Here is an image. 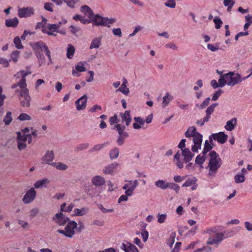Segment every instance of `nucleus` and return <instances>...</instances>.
<instances>
[{
	"label": "nucleus",
	"instance_id": "obj_1",
	"mask_svg": "<svg viewBox=\"0 0 252 252\" xmlns=\"http://www.w3.org/2000/svg\"><path fill=\"white\" fill-rule=\"evenodd\" d=\"M210 158L209 160L208 167L209 169L208 175L214 176L219 168L222 164V161L220 158L218 154L215 151H212L209 153Z\"/></svg>",
	"mask_w": 252,
	"mask_h": 252
},
{
	"label": "nucleus",
	"instance_id": "obj_2",
	"mask_svg": "<svg viewBox=\"0 0 252 252\" xmlns=\"http://www.w3.org/2000/svg\"><path fill=\"white\" fill-rule=\"evenodd\" d=\"M66 223L64 230L59 229L57 232L66 237L72 238L75 234V229H77V224L74 220H69Z\"/></svg>",
	"mask_w": 252,
	"mask_h": 252
},
{
	"label": "nucleus",
	"instance_id": "obj_3",
	"mask_svg": "<svg viewBox=\"0 0 252 252\" xmlns=\"http://www.w3.org/2000/svg\"><path fill=\"white\" fill-rule=\"evenodd\" d=\"M19 98L20 105L23 107H29L30 106L31 98L29 95V90L26 87L19 88Z\"/></svg>",
	"mask_w": 252,
	"mask_h": 252
},
{
	"label": "nucleus",
	"instance_id": "obj_4",
	"mask_svg": "<svg viewBox=\"0 0 252 252\" xmlns=\"http://www.w3.org/2000/svg\"><path fill=\"white\" fill-rule=\"evenodd\" d=\"M113 129H116L119 134L117 140L118 145L119 146L122 145L124 143L125 139L129 136L128 133L125 131L126 126L117 124L114 126Z\"/></svg>",
	"mask_w": 252,
	"mask_h": 252
},
{
	"label": "nucleus",
	"instance_id": "obj_5",
	"mask_svg": "<svg viewBox=\"0 0 252 252\" xmlns=\"http://www.w3.org/2000/svg\"><path fill=\"white\" fill-rule=\"evenodd\" d=\"M218 105V103H213L209 106L205 111L206 116L203 118L197 120L196 122V125L202 126L205 123L208 122L211 118V114L214 112L215 108Z\"/></svg>",
	"mask_w": 252,
	"mask_h": 252
},
{
	"label": "nucleus",
	"instance_id": "obj_6",
	"mask_svg": "<svg viewBox=\"0 0 252 252\" xmlns=\"http://www.w3.org/2000/svg\"><path fill=\"white\" fill-rule=\"evenodd\" d=\"M31 73V72L25 70H22L18 72L17 74V75L18 76L17 77L21 76V79L17 83L12 85V88L15 89L17 87H19V88L26 87L27 84L26 77L27 76L30 74Z\"/></svg>",
	"mask_w": 252,
	"mask_h": 252
},
{
	"label": "nucleus",
	"instance_id": "obj_7",
	"mask_svg": "<svg viewBox=\"0 0 252 252\" xmlns=\"http://www.w3.org/2000/svg\"><path fill=\"white\" fill-rule=\"evenodd\" d=\"M227 137L223 132L213 133L209 136V141L211 144H212L213 140L217 141L219 143L223 144L227 140Z\"/></svg>",
	"mask_w": 252,
	"mask_h": 252
},
{
	"label": "nucleus",
	"instance_id": "obj_8",
	"mask_svg": "<svg viewBox=\"0 0 252 252\" xmlns=\"http://www.w3.org/2000/svg\"><path fill=\"white\" fill-rule=\"evenodd\" d=\"M53 220L60 226L64 225L69 220V218L60 212L55 214L52 218Z\"/></svg>",
	"mask_w": 252,
	"mask_h": 252
},
{
	"label": "nucleus",
	"instance_id": "obj_9",
	"mask_svg": "<svg viewBox=\"0 0 252 252\" xmlns=\"http://www.w3.org/2000/svg\"><path fill=\"white\" fill-rule=\"evenodd\" d=\"M36 195V191L33 188H32L28 190L22 200L25 204H29L32 202L35 198Z\"/></svg>",
	"mask_w": 252,
	"mask_h": 252
},
{
	"label": "nucleus",
	"instance_id": "obj_10",
	"mask_svg": "<svg viewBox=\"0 0 252 252\" xmlns=\"http://www.w3.org/2000/svg\"><path fill=\"white\" fill-rule=\"evenodd\" d=\"M34 14V10L32 7L20 8L18 10V14L20 18L29 17Z\"/></svg>",
	"mask_w": 252,
	"mask_h": 252
},
{
	"label": "nucleus",
	"instance_id": "obj_11",
	"mask_svg": "<svg viewBox=\"0 0 252 252\" xmlns=\"http://www.w3.org/2000/svg\"><path fill=\"white\" fill-rule=\"evenodd\" d=\"M202 138V135L199 133H197L196 135L193 137L194 145L191 147V150L193 152H197L198 150L201 149Z\"/></svg>",
	"mask_w": 252,
	"mask_h": 252
},
{
	"label": "nucleus",
	"instance_id": "obj_12",
	"mask_svg": "<svg viewBox=\"0 0 252 252\" xmlns=\"http://www.w3.org/2000/svg\"><path fill=\"white\" fill-rule=\"evenodd\" d=\"M233 75H235L234 71H229V72L220 76L219 79V82L220 83V87H223L225 85L229 86L228 82L231 81V77Z\"/></svg>",
	"mask_w": 252,
	"mask_h": 252
},
{
	"label": "nucleus",
	"instance_id": "obj_13",
	"mask_svg": "<svg viewBox=\"0 0 252 252\" xmlns=\"http://www.w3.org/2000/svg\"><path fill=\"white\" fill-rule=\"evenodd\" d=\"M34 50L44 51L45 52L46 55L49 58L50 61H51V52L48 46L42 41H38L35 43L34 48Z\"/></svg>",
	"mask_w": 252,
	"mask_h": 252
},
{
	"label": "nucleus",
	"instance_id": "obj_14",
	"mask_svg": "<svg viewBox=\"0 0 252 252\" xmlns=\"http://www.w3.org/2000/svg\"><path fill=\"white\" fill-rule=\"evenodd\" d=\"M60 23L59 24H49L47 26V29H44L42 30V32L46 33L49 35L56 36V34H54V32H59V29L60 28Z\"/></svg>",
	"mask_w": 252,
	"mask_h": 252
},
{
	"label": "nucleus",
	"instance_id": "obj_15",
	"mask_svg": "<svg viewBox=\"0 0 252 252\" xmlns=\"http://www.w3.org/2000/svg\"><path fill=\"white\" fill-rule=\"evenodd\" d=\"M223 236L224 235L222 233H217L214 237H210L209 238L207 244L210 245L218 244L223 240Z\"/></svg>",
	"mask_w": 252,
	"mask_h": 252
},
{
	"label": "nucleus",
	"instance_id": "obj_16",
	"mask_svg": "<svg viewBox=\"0 0 252 252\" xmlns=\"http://www.w3.org/2000/svg\"><path fill=\"white\" fill-rule=\"evenodd\" d=\"M87 100V97L86 95H84L77 99L75 102L77 110H80L84 109L86 107Z\"/></svg>",
	"mask_w": 252,
	"mask_h": 252
},
{
	"label": "nucleus",
	"instance_id": "obj_17",
	"mask_svg": "<svg viewBox=\"0 0 252 252\" xmlns=\"http://www.w3.org/2000/svg\"><path fill=\"white\" fill-rule=\"evenodd\" d=\"M121 248L125 252H139L137 247L129 242L122 243Z\"/></svg>",
	"mask_w": 252,
	"mask_h": 252
},
{
	"label": "nucleus",
	"instance_id": "obj_18",
	"mask_svg": "<svg viewBox=\"0 0 252 252\" xmlns=\"http://www.w3.org/2000/svg\"><path fill=\"white\" fill-rule=\"evenodd\" d=\"M120 116L122 119V123H124L125 122V126H128L132 121V119L130 115V111L126 110L124 113H120Z\"/></svg>",
	"mask_w": 252,
	"mask_h": 252
},
{
	"label": "nucleus",
	"instance_id": "obj_19",
	"mask_svg": "<svg viewBox=\"0 0 252 252\" xmlns=\"http://www.w3.org/2000/svg\"><path fill=\"white\" fill-rule=\"evenodd\" d=\"M92 183L95 187H100L105 184V180L103 177L96 175L92 178Z\"/></svg>",
	"mask_w": 252,
	"mask_h": 252
},
{
	"label": "nucleus",
	"instance_id": "obj_20",
	"mask_svg": "<svg viewBox=\"0 0 252 252\" xmlns=\"http://www.w3.org/2000/svg\"><path fill=\"white\" fill-rule=\"evenodd\" d=\"M182 154L184 157V160L186 163L189 162L191 160L194 155L192 154L189 148H185L182 150Z\"/></svg>",
	"mask_w": 252,
	"mask_h": 252
},
{
	"label": "nucleus",
	"instance_id": "obj_21",
	"mask_svg": "<svg viewBox=\"0 0 252 252\" xmlns=\"http://www.w3.org/2000/svg\"><path fill=\"white\" fill-rule=\"evenodd\" d=\"M105 17H102L99 15H94V17L92 19L93 21V24L95 26H105Z\"/></svg>",
	"mask_w": 252,
	"mask_h": 252
},
{
	"label": "nucleus",
	"instance_id": "obj_22",
	"mask_svg": "<svg viewBox=\"0 0 252 252\" xmlns=\"http://www.w3.org/2000/svg\"><path fill=\"white\" fill-rule=\"evenodd\" d=\"M119 164L117 162H114L106 166L103 170V173L105 174H111L118 166Z\"/></svg>",
	"mask_w": 252,
	"mask_h": 252
},
{
	"label": "nucleus",
	"instance_id": "obj_23",
	"mask_svg": "<svg viewBox=\"0 0 252 252\" xmlns=\"http://www.w3.org/2000/svg\"><path fill=\"white\" fill-rule=\"evenodd\" d=\"M173 162L179 169H182L184 167V162L181 158V154L179 151L175 155Z\"/></svg>",
	"mask_w": 252,
	"mask_h": 252
},
{
	"label": "nucleus",
	"instance_id": "obj_24",
	"mask_svg": "<svg viewBox=\"0 0 252 252\" xmlns=\"http://www.w3.org/2000/svg\"><path fill=\"white\" fill-rule=\"evenodd\" d=\"M241 75L238 73H235V75L232 76L231 81L228 82L229 86L233 87L241 83Z\"/></svg>",
	"mask_w": 252,
	"mask_h": 252
},
{
	"label": "nucleus",
	"instance_id": "obj_25",
	"mask_svg": "<svg viewBox=\"0 0 252 252\" xmlns=\"http://www.w3.org/2000/svg\"><path fill=\"white\" fill-rule=\"evenodd\" d=\"M237 119L233 118L230 120L226 122V125L225 126V128L227 131H231L235 128V126L237 124Z\"/></svg>",
	"mask_w": 252,
	"mask_h": 252
},
{
	"label": "nucleus",
	"instance_id": "obj_26",
	"mask_svg": "<svg viewBox=\"0 0 252 252\" xmlns=\"http://www.w3.org/2000/svg\"><path fill=\"white\" fill-rule=\"evenodd\" d=\"M75 70L73 69L72 71V74L74 76H79L80 74L77 72H84L86 70L84 66V64L82 63H80L79 64L75 66Z\"/></svg>",
	"mask_w": 252,
	"mask_h": 252
},
{
	"label": "nucleus",
	"instance_id": "obj_27",
	"mask_svg": "<svg viewBox=\"0 0 252 252\" xmlns=\"http://www.w3.org/2000/svg\"><path fill=\"white\" fill-rule=\"evenodd\" d=\"M19 23V20L17 18L15 17L13 19H8L5 20V26L7 27L15 28Z\"/></svg>",
	"mask_w": 252,
	"mask_h": 252
},
{
	"label": "nucleus",
	"instance_id": "obj_28",
	"mask_svg": "<svg viewBox=\"0 0 252 252\" xmlns=\"http://www.w3.org/2000/svg\"><path fill=\"white\" fill-rule=\"evenodd\" d=\"M81 11L84 12L86 15H88L89 18L91 19L94 17V12L90 7L87 5L81 6Z\"/></svg>",
	"mask_w": 252,
	"mask_h": 252
},
{
	"label": "nucleus",
	"instance_id": "obj_29",
	"mask_svg": "<svg viewBox=\"0 0 252 252\" xmlns=\"http://www.w3.org/2000/svg\"><path fill=\"white\" fill-rule=\"evenodd\" d=\"M173 99V97L168 93H166L165 95L163 97V101L162 102V106L165 108L168 105L170 102Z\"/></svg>",
	"mask_w": 252,
	"mask_h": 252
},
{
	"label": "nucleus",
	"instance_id": "obj_30",
	"mask_svg": "<svg viewBox=\"0 0 252 252\" xmlns=\"http://www.w3.org/2000/svg\"><path fill=\"white\" fill-rule=\"evenodd\" d=\"M127 81L125 78H123V83L121 87H120L116 91H120L124 94H127L129 93V89L126 87Z\"/></svg>",
	"mask_w": 252,
	"mask_h": 252
},
{
	"label": "nucleus",
	"instance_id": "obj_31",
	"mask_svg": "<svg viewBox=\"0 0 252 252\" xmlns=\"http://www.w3.org/2000/svg\"><path fill=\"white\" fill-rule=\"evenodd\" d=\"M54 155L53 151H48L45 156L42 158V161L44 162L49 163L52 161L54 159Z\"/></svg>",
	"mask_w": 252,
	"mask_h": 252
},
{
	"label": "nucleus",
	"instance_id": "obj_32",
	"mask_svg": "<svg viewBox=\"0 0 252 252\" xmlns=\"http://www.w3.org/2000/svg\"><path fill=\"white\" fill-rule=\"evenodd\" d=\"M138 186V181L137 180H135L133 182V185H131L130 187L126 190L125 194L127 195V196H130L133 193V191L136 187Z\"/></svg>",
	"mask_w": 252,
	"mask_h": 252
},
{
	"label": "nucleus",
	"instance_id": "obj_33",
	"mask_svg": "<svg viewBox=\"0 0 252 252\" xmlns=\"http://www.w3.org/2000/svg\"><path fill=\"white\" fill-rule=\"evenodd\" d=\"M101 45V38L95 37L91 42L90 46V49H93L94 48L98 49Z\"/></svg>",
	"mask_w": 252,
	"mask_h": 252
},
{
	"label": "nucleus",
	"instance_id": "obj_34",
	"mask_svg": "<svg viewBox=\"0 0 252 252\" xmlns=\"http://www.w3.org/2000/svg\"><path fill=\"white\" fill-rule=\"evenodd\" d=\"M198 133L196 132V129L194 126L189 127L188 129L186 131L185 135L186 137L189 138L191 137H193Z\"/></svg>",
	"mask_w": 252,
	"mask_h": 252
},
{
	"label": "nucleus",
	"instance_id": "obj_35",
	"mask_svg": "<svg viewBox=\"0 0 252 252\" xmlns=\"http://www.w3.org/2000/svg\"><path fill=\"white\" fill-rule=\"evenodd\" d=\"M50 183V181L47 178L37 181L34 184V187L36 189H39L42 187L46 184Z\"/></svg>",
	"mask_w": 252,
	"mask_h": 252
},
{
	"label": "nucleus",
	"instance_id": "obj_36",
	"mask_svg": "<svg viewBox=\"0 0 252 252\" xmlns=\"http://www.w3.org/2000/svg\"><path fill=\"white\" fill-rule=\"evenodd\" d=\"M66 203H63L61 205V211L62 212H70L74 206L73 203H70L67 207H66Z\"/></svg>",
	"mask_w": 252,
	"mask_h": 252
},
{
	"label": "nucleus",
	"instance_id": "obj_37",
	"mask_svg": "<svg viewBox=\"0 0 252 252\" xmlns=\"http://www.w3.org/2000/svg\"><path fill=\"white\" fill-rule=\"evenodd\" d=\"M108 142H105L101 144H97L94 145L92 148L90 149L89 151L90 153L94 151H98L102 149L103 148L107 146L108 145Z\"/></svg>",
	"mask_w": 252,
	"mask_h": 252
},
{
	"label": "nucleus",
	"instance_id": "obj_38",
	"mask_svg": "<svg viewBox=\"0 0 252 252\" xmlns=\"http://www.w3.org/2000/svg\"><path fill=\"white\" fill-rule=\"evenodd\" d=\"M75 53V48L71 44H68L67 49L66 57L68 59H72Z\"/></svg>",
	"mask_w": 252,
	"mask_h": 252
},
{
	"label": "nucleus",
	"instance_id": "obj_39",
	"mask_svg": "<svg viewBox=\"0 0 252 252\" xmlns=\"http://www.w3.org/2000/svg\"><path fill=\"white\" fill-rule=\"evenodd\" d=\"M176 236L175 232H172L169 236V237L167 240V244L170 247L172 248L173 244L175 242V239Z\"/></svg>",
	"mask_w": 252,
	"mask_h": 252
},
{
	"label": "nucleus",
	"instance_id": "obj_40",
	"mask_svg": "<svg viewBox=\"0 0 252 252\" xmlns=\"http://www.w3.org/2000/svg\"><path fill=\"white\" fill-rule=\"evenodd\" d=\"M20 51L17 50L12 52L10 54V60H9V62L12 61L14 63H16L20 56Z\"/></svg>",
	"mask_w": 252,
	"mask_h": 252
},
{
	"label": "nucleus",
	"instance_id": "obj_41",
	"mask_svg": "<svg viewBox=\"0 0 252 252\" xmlns=\"http://www.w3.org/2000/svg\"><path fill=\"white\" fill-rule=\"evenodd\" d=\"M197 179L195 177L189 178L182 185V187H189L191 185L196 184Z\"/></svg>",
	"mask_w": 252,
	"mask_h": 252
},
{
	"label": "nucleus",
	"instance_id": "obj_42",
	"mask_svg": "<svg viewBox=\"0 0 252 252\" xmlns=\"http://www.w3.org/2000/svg\"><path fill=\"white\" fill-rule=\"evenodd\" d=\"M119 155V150L117 148H115L110 150L109 153V156L111 159H115Z\"/></svg>",
	"mask_w": 252,
	"mask_h": 252
},
{
	"label": "nucleus",
	"instance_id": "obj_43",
	"mask_svg": "<svg viewBox=\"0 0 252 252\" xmlns=\"http://www.w3.org/2000/svg\"><path fill=\"white\" fill-rule=\"evenodd\" d=\"M52 165L56 167L57 169L61 170H65L67 168V166L62 162H53Z\"/></svg>",
	"mask_w": 252,
	"mask_h": 252
},
{
	"label": "nucleus",
	"instance_id": "obj_44",
	"mask_svg": "<svg viewBox=\"0 0 252 252\" xmlns=\"http://www.w3.org/2000/svg\"><path fill=\"white\" fill-rule=\"evenodd\" d=\"M210 100V98L209 97H207L201 104H196L195 107L200 109H203L209 104Z\"/></svg>",
	"mask_w": 252,
	"mask_h": 252
},
{
	"label": "nucleus",
	"instance_id": "obj_45",
	"mask_svg": "<svg viewBox=\"0 0 252 252\" xmlns=\"http://www.w3.org/2000/svg\"><path fill=\"white\" fill-rule=\"evenodd\" d=\"M88 209L86 208H83L81 209L76 208L74 210L75 215L77 216H82L86 214Z\"/></svg>",
	"mask_w": 252,
	"mask_h": 252
},
{
	"label": "nucleus",
	"instance_id": "obj_46",
	"mask_svg": "<svg viewBox=\"0 0 252 252\" xmlns=\"http://www.w3.org/2000/svg\"><path fill=\"white\" fill-rule=\"evenodd\" d=\"M212 148V146L209 143L208 140H206L204 143L202 154L205 155L209 151L211 150Z\"/></svg>",
	"mask_w": 252,
	"mask_h": 252
},
{
	"label": "nucleus",
	"instance_id": "obj_47",
	"mask_svg": "<svg viewBox=\"0 0 252 252\" xmlns=\"http://www.w3.org/2000/svg\"><path fill=\"white\" fill-rule=\"evenodd\" d=\"M12 120V118L11 117V113L10 111H8L6 113L5 116L3 119V122L4 123L5 125H8L11 122Z\"/></svg>",
	"mask_w": 252,
	"mask_h": 252
},
{
	"label": "nucleus",
	"instance_id": "obj_48",
	"mask_svg": "<svg viewBox=\"0 0 252 252\" xmlns=\"http://www.w3.org/2000/svg\"><path fill=\"white\" fill-rule=\"evenodd\" d=\"M13 42L17 49H21L23 48L24 47L22 45L21 39L18 36H16L14 38Z\"/></svg>",
	"mask_w": 252,
	"mask_h": 252
},
{
	"label": "nucleus",
	"instance_id": "obj_49",
	"mask_svg": "<svg viewBox=\"0 0 252 252\" xmlns=\"http://www.w3.org/2000/svg\"><path fill=\"white\" fill-rule=\"evenodd\" d=\"M234 180L236 183H242L245 180V177L243 175H236L234 177Z\"/></svg>",
	"mask_w": 252,
	"mask_h": 252
},
{
	"label": "nucleus",
	"instance_id": "obj_50",
	"mask_svg": "<svg viewBox=\"0 0 252 252\" xmlns=\"http://www.w3.org/2000/svg\"><path fill=\"white\" fill-rule=\"evenodd\" d=\"M89 144L88 143H81L78 145L76 148L75 150L77 151H81L83 150L87 149L89 147Z\"/></svg>",
	"mask_w": 252,
	"mask_h": 252
},
{
	"label": "nucleus",
	"instance_id": "obj_51",
	"mask_svg": "<svg viewBox=\"0 0 252 252\" xmlns=\"http://www.w3.org/2000/svg\"><path fill=\"white\" fill-rule=\"evenodd\" d=\"M214 22L215 24V28L216 29H219L222 26L223 23L221 19L219 17H215L214 20Z\"/></svg>",
	"mask_w": 252,
	"mask_h": 252
},
{
	"label": "nucleus",
	"instance_id": "obj_52",
	"mask_svg": "<svg viewBox=\"0 0 252 252\" xmlns=\"http://www.w3.org/2000/svg\"><path fill=\"white\" fill-rule=\"evenodd\" d=\"M205 160L204 155H203L202 156H201L200 155H198L195 159V162L197 164H200L202 167V164L204 162Z\"/></svg>",
	"mask_w": 252,
	"mask_h": 252
},
{
	"label": "nucleus",
	"instance_id": "obj_53",
	"mask_svg": "<svg viewBox=\"0 0 252 252\" xmlns=\"http://www.w3.org/2000/svg\"><path fill=\"white\" fill-rule=\"evenodd\" d=\"M26 136L27 134H22L21 132H18L17 136L18 141H26L27 140Z\"/></svg>",
	"mask_w": 252,
	"mask_h": 252
},
{
	"label": "nucleus",
	"instance_id": "obj_54",
	"mask_svg": "<svg viewBox=\"0 0 252 252\" xmlns=\"http://www.w3.org/2000/svg\"><path fill=\"white\" fill-rule=\"evenodd\" d=\"M164 4L167 7L173 8L176 6V1L175 0H166Z\"/></svg>",
	"mask_w": 252,
	"mask_h": 252
},
{
	"label": "nucleus",
	"instance_id": "obj_55",
	"mask_svg": "<svg viewBox=\"0 0 252 252\" xmlns=\"http://www.w3.org/2000/svg\"><path fill=\"white\" fill-rule=\"evenodd\" d=\"M168 183H166L163 180H158V188L165 189L168 188Z\"/></svg>",
	"mask_w": 252,
	"mask_h": 252
},
{
	"label": "nucleus",
	"instance_id": "obj_56",
	"mask_svg": "<svg viewBox=\"0 0 252 252\" xmlns=\"http://www.w3.org/2000/svg\"><path fill=\"white\" fill-rule=\"evenodd\" d=\"M18 119L20 121L30 120L31 119V117L27 114L21 113L19 116Z\"/></svg>",
	"mask_w": 252,
	"mask_h": 252
},
{
	"label": "nucleus",
	"instance_id": "obj_57",
	"mask_svg": "<svg viewBox=\"0 0 252 252\" xmlns=\"http://www.w3.org/2000/svg\"><path fill=\"white\" fill-rule=\"evenodd\" d=\"M223 93V91L220 89L216 92L212 96V100L213 101L217 100Z\"/></svg>",
	"mask_w": 252,
	"mask_h": 252
},
{
	"label": "nucleus",
	"instance_id": "obj_58",
	"mask_svg": "<svg viewBox=\"0 0 252 252\" xmlns=\"http://www.w3.org/2000/svg\"><path fill=\"white\" fill-rule=\"evenodd\" d=\"M165 47L166 48H170L174 51H177L178 49V46L172 42L166 44Z\"/></svg>",
	"mask_w": 252,
	"mask_h": 252
},
{
	"label": "nucleus",
	"instance_id": "obj_59",
	"mask_svg": "<svg viewBox=\"0 0 252 252\" xmlns=\"http://www.w3.org/2000/svg\"><path fill=\"white\" fill-rule=\"evenodd\" d=\"M168 188L175 190L176 192H178L180 189L179 186L173 183H169Z\"/></svg>",
	"mask_w": 252,
	"mask_h": 252
},
{
	"label": "nucleus",
	"instance_id": "obj_60",
	"mask_svg": "<svg viewBox=\"0 0 252 252\" xmlns=\"http://www.w3.org/2000/svg\"><path fill=\"white\" fill-rule=\"evenodd\" d=\"M109 122L111 125H113L114 124H117L119 122L117 115L115 114L113 116L110 117L109 119Z\"/></svg>",
	"mask_w": 252,
	"mask_h": 252
},
{
	"label": "nucleus",
	"instance_id": "obj_61",
	"mask_svg": "<svg viewBox=\"0 0 252 252\" xmlns=\"http://www.w3.org/2000/svg\"><path fill=\"white\" fill-rule=\"evenodd\" d=\"M53 4L51 2H46L44 4V8L47 11H49L50 12H53Z\"/></svg>",
	"mask_w": 252,
	"mask_h": 252
},
{
	"label": "nucleus",
	"instance_id": "obj_62",
	"mask_svg": "<svg viewBox=\"0 0 252 252\" xmlns=\"http://www.w3.org/2000/svg\"><path fill=\"white\" fill-rule=\"evenodd\" d=\"M105 26L109 27H110L109 24H112L114 23L115 22H116V20L115 18L108 19V18L105 17Z\"/></svg>",
	"mask_w": 252,
	"mask_h": 252
},
{
	"label": "nucleus",
	"instance_id": "obj_63",
	"mask_svg": "<svg viewBox=\"0 0 252 252\" xmlns=\"http://www.w3.org/2000/svg\"><path fill=\"white\" fill-rule=\"evenodd\" d=\"M67 5L71 8L74 7L75 4L77 2V0H63Z\"/></svg>",
	"mask_w": 252,
	"mask_h": 252
},
{
	"label": "nucleus",
	"instance_id": "obj_64",
	"mask_svg": "<svg viewBox=\"0 0 252 252\" xmlns=\"http://www.w3.org/2000/svg\"><path fill=\"white\" fill-rule=\"evenodd\" d=\"M27 147L26 141H18V148L19 150H22Z\"/></svg>",
	"mask_w": 252,
	"mask_h": 252
}]
</instances>
